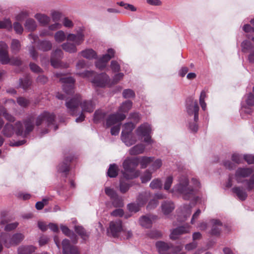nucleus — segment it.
Here are the masks:
<instances>
[{"label": "nucleus", "instance_id": "e433bc0d", "mask_svg": "<svg viewBox=\"0 0 254 254\" xmlns=\"http://www.w3.org/2000/svg\"><path fill=\"white\" fill-rule=\"evenodd\" d=\"M31 82L30 77L28 76L25 77L24 78L19 79V86L24 90L27 89L31 85Z\"/></svg>", "mask_w": 254, "mask_h": 254}, {"label": "nucleus", "instance_id": "ea45409f", "mask_svg": "<svg viewBox=\"0 0 254 254\" xmlns=\"http://www.w3.org/2000/svg\"><path fill=\"white\" fill-rule=\"evenodd\" d=\"M36 23L35 20L33 19H28L26 20L25 23V27L26 29L29 31H34L36 28Z\"/></svg>", "mask_w": 254, "mask_h": 254}, {"label": "nucleus", "instance_id": "b1692460", "mask_svg": "<svg viewBox=\"0 0 254 254\" xmlns=\"http://www.w3.org/2000/svg\"><path fill=\"white\" fill-rule=\"evenodd\" d=\"M211 222L212 226L211 231V234L215 236L219 235L221 230V227L222 226V223L218 220H212Z\"/></svg>", "mask_w": 254, "mask_h": 254}, {"label": "nucleus", "instance_id": "6e6552de", "mask_svg": "<svg viewBox=\"0 0 254 254\" xmlns=\"http://www.w3.org/2000/svg\"><path fill=\"white\" fill-rule=\"evenodd\" d=\"M151 132V127L147 123H144L141 125L136 130V133L137 136L141 139L144 137V141L149 144H151L153 142L150 136Z\"/></svg>", "mask_w": 254, "mask_h": 254}, {"label": "nucleus", "instance_id": "c756f323", "mask_svg": "<svg viewBox=\"0 0 254 254\" xmlns=\"http://www.w3.org/2000/svg\"><path fill=\"white\" fill-rule=\"evenodd\" d=\"M125 180H127L126 178H124V176H123L120 180V190L122 193H125L127 192L129 188L131 186L130 184L126 182Z\"/></svg>", "mask_w": 254, "mask_h": 254}, {"label": "nucleus", "instance_id": "5fc2aeb1", "mask_svg": "<svg viewBox=\"0 0 254 254\" xmlns=\"http://www.w3.org/2000/svg\"><path fill=\"white\" fill-rule=\"evenodd\" d=\"M173 181V177L172 176L168 177L164 183V189L166 190H169L172 186Z\"/></svg>", "mask_w": 254, "mask_h": 254}, {"label": "nucleus", "instance_id": "412c9836", "mask_svg": "<svg viewBox=\"0 0 254 254\" xmlns=\"http://www.w3.org/2000/svg\"><path fill=\"white\" fill-rule=\"evenodd\" d=\"M80 106L82 112L91 113L95 108V104L92 100H85L80 103Z\"/></svg>", "mask_w": 254, "mask_h": 254}, {"label": "nucleus", "instance_id": "774afa93", "mask_svg": "<svg viewBox=\"0 0 254 254\" xmlns=\"http://www.w3.org/2000/svg\"><path fill=\"white\" fill-rule=\"evenodd\" d=\"M243 158L249 164L254 163V155L246 154L244 155Z\"/></svg>", "mask_w": 254, "mask_h": 254}, {"label": "nucleus", "instance_id": "f8f14e48", "mask_svg": "<svg viewBox=\"0 0 254 254\" xmlns=\"http://www.w3.org/2000/svg\"><path fill=\"white\" fill-rule=\"evenodd\" d=\"M122 230V222L121 220H117L110 222L109 229L108 230V233L114 237H117L119 236V233Z\"/></svg>", "mask_w": 254, "mask_h": 254}, {"label": "nucleus", "instance_id": "680f3d73", "mask_svg": "<svg viewBox=\"0 0 254 254\" xmlns=\"http://www.w3.org/2000/svg\"><path fill=\"white\" fill-rule=\"evenodd\" d=\"M11 28V23L9 19L0 21V28Z\"/></svg>", "mask_w": 254, "mask_h": 254}, {"label": "nucleus", "instance_id": "603ef678", "mask_svg": "<svg viewBox=\"0 0 254 254\" xmlns=\"http://www.w3.org/2000/svg\"><path fill=\"white\" fill-rule=\"evenodd\" d=\"M141 206L137 202L130 203L127 205V208L130 212H136L139 210Z\"/></svg>", "mask_w": 254, "mask_h": 254}, {"label": "nucleus", "instance_id": "4d7b16f0", "mask_svg": "<svg viewBox=\"0 0 254 254\" xmlns=\"http://www.w3.org/2000/svg\"><path fill=\"white\" fill-rule=\"evenodd\" d=\"M242 47V51L246 52L248 50H250L253 48V46L251 42L247 40H245L241 44Z\"/></svg>", "mask_w": 254, "mask_h": 254}, {"label": "nucleus", "instance_id": "f257e3e1", "mask_svg": "<svg viewBox=\"0 0 254 254\" xmlns=\"http://www.w3.org/2000/svg\"><path fill=\"white\" fill-rule=\"evenodd\" d=\"M55 119V115L53 113L48 112H44L36 118L34 115H30L24 121V127L20 122H17L15 124V127L10 124H6L2 130V133L6 137H10L15 133L18 136L26 137L33 130L34 127V122L36 121V125L39 126L44 121H46L48 125H54Z\"/></svg>", "mask_w": 254, "mask_h": 254}, {"label": "nucleus", "instance_id": "72a5a7b5", "mask_svg": "<svg viewBox=\"0 0 254 254\" xmlns=\"http://www.w3.org/2000/svg\"><path fill=\"white\" fill-rule=\"evenodd\" d=\"M135 125L131 122L126 123L123 126L122 134H132V131Z\"/></svg>", "mask_w": 254, "mask_h": 254}, {"label": "nucleus", "instance_id": "13d9d810", "mask_svg": "<svg viewBox=\"0 0 254 254\" xmlns=\"http://www.w3.org/2000/svg\"><path fill=\"white\" fill-rule=\"evenodd\" d=\"M162 165V160L160 159H157L155 160L151 167V170L152 171H155L160 168Z\"/></svg>", "mask_w": 254, "mask_h": 254}, {"label": "nucleus", "instance_id": "a18cd8bd", "mask_svg": "<svg viewBox=\"0 0 254 254\" xmlns=\"http://www.w3.org/2000/svg\"><path fill=\"white\" fill-rule=\"evenodd\" d=\"M35 18L43 25L48 24L50 21V18L44 14H37L35 15Z\"/></svg>", "mask_w": 254, "mask_h": 254}, {"label": "nucleus", "instance_id": "37998d69", "mask_svg": "<svg viewBox=\"0 0 254 254\" xmlns=\"http://www.w3.org/2000/svg\"><path fill=\"white\" fill-rule=\"evenodd\" d=\"M113 205L116 207H122L124 206L123 199L121 196H117L111 199Z\"/></svg>", "mask_w": 254, "mask_h": 254}, {"label": "nucleus", "instance_id": "c85d7f7f", "mask_svg": "<svg viewBox=\"0 0 254 254\" xmlns=\"http://www.w3.org/2000/svg\"><path fill=\"white\" fill-rule=\"evenodd\" d=\"M0 238L2 241L5 247L9 248L13 246V244L10 243L11 242L12 236L10 234L6 233H2L0 235Z\"/></svg>", "mask_w": 254, "mask_h": 254}, {"label": "nucleus", "instance_id": "a878e982", "mask_svg": "<svg viewBox=\"0 0 254 254\" xmlns=\"http://www.w3.org/2000/svg\"><path fill=\"white\" fill-rule=\"evenodd\" d=\"M37 48L39 50L44 52L48 51L51 50L52 44L49 41H39L37 44Z\"/></svg>", "mask_w": 254, "mask_h": 254}, {"label": "nucleus", "instance_id": "a211bd4d", "mask_svg": "<svg viewBox=\"0 0 254 254\" xmlns=\"http://www.w3.org/2000/svg\"><path fill=\"white\" fill-rule=\"evenodd\" d=\"M72 157H67L64 161L62 163L60 164L58 167V171L60 173H64L65 177H66L67 174L69 170V162L72 160Z\"/></svg>", "mask_w": 254, "mask_h": 254}, {"label": "nucleus", "instance_id": "cd10ccee", "mask_svg": "<svg viewBox=\"0 0 254 254\" xmlns=\"http://www.w3.org/2000/svg\"><path fill=\"white\" fill-rule=\"evenodd\" d=\"M79 54L81 55L82 57L87 59L91 60L93 59H96V53L91 49H88L81 51Z\"/></svg>", "mask_w": 254, "mask_h": 254}, {"label": "nucleus", "instance_id": "20e7f679", "mask_svg": "<svg viewBox=\"0 0 254 254\" xmlns=\"http://www.w3.org/2000/svg\"><path fill=\"white\" fill-rule=\"evenodd\" d=\"M84 37V34L82 32H79L77 34H69L66 37L68 42L63 44L62 48L69 53L76 52V46L80 45L83 42Z\"/></svg>", "mask_w": 254, "mask_h": 254}, {"label": "nucleus", "instance_id": "6ab92c4d", "mask_svg": "<svg viewBox=\"0 0 254 254\" xmlns=\"http://www.w3.org/2000/svg\"><path fill=\"white\" fill-rule=\"evenodd\" d=\"M156 246L160 254H170L168 251L173 247L171 244L162 241H158L156 243Z\"/></svg>", "mask_w": 254, "mask_h": 254}, {"label": "nucleus", "instance_id": "1a4fd4ad", "mask_svg": "<svg viewBox=\"0 0 254 254\" xmlns=\"http://www.w3.org/2000/svg\"><path fill=\"white\" fill-rule=\"evenodd\" d=\"M63 52L62 50L57 49L55 50L52 53L51 58V65L55 68L64 67L67 68L68 65L66 64H63L61 60L63 58Z\"/></svg>", "mask_w": 254, "mask_h": 254}, {"label": "nucleus", "instance_id": "c9c22d12", "mask_svg": "<svg viewBox=\"0 0 254 254\" xmlns=\"http://www.w3.org/2000/svg\"><path fill=\"white\" fill-rule=\"evenodd\" d=\"M105 116L106 114L105 112L101 110H97L94 115V122L95 123H98L103 121L104 120Z\"/></svg>", "mask_w": 254, "mask_h": 254}, {"label": "nucleus", "instance_id": "dca6fc26", "mask_svg": "<svg viewBox=\"0 0 254 254\" xmlns=\"http://www.w3.org/2000/svg\"><path fill=\"white\" fill-rule=\"evenodd\" d=\"M126 117V116L124 114L119 112L112 114L107 119L106 126L107 127H109L124 120Z\"/></svg>", "mask_w": 254, "mask_h": 254}, {"label": "nucleus", "instance_id": "2eb2a0df", "mask_svg": "<svg viewBox=\"0 0 254 254\" xmlns=\"http://www.w3.org/2000/svg\"><path fill=\"white\" fill-rule=\"evenodd\" d=\"M0 61L2 64H8L9 58L8 54V46L5 43L0 42Z\"/></svg>", "mask_w": 254, "mask_h": 254}, {"label": "nucleus", "instance_id": "9d476101", "mask_svg": "<svg viewBox=\"0 0 254 254\" xmlns=\"http://www.w3.org/2000/svg\"><path fill=\"white\" fill-rule=\"evenodd\" d=\"M80 99V96L76 95L75 97L66 102V107L70 115L74 116L77 114Z\"/></svg>", "mask_w": 254, "mask_h": 254}, {"label": "nucleus", "instance_id": "69168bd1", "mask_svg": "<svg viewBox=\"0 0 254 254\" xmlns=\"http://www.w3.org/2000/svg\"><path fill=\"white\" fill-rule=\"evenodd\" d=\"M13 28L17 34H21L23 31L22 25L17 22H15L13 23Z\"/></svg>", "mask_w": 254, "mask_h": 254}, {"label": "nucleus", "instance_id": "864d4df0", "mask_svg": "<svg viewBox=\"0 0 254 254\" xmlns=\"http://www.w3.org/2000/svg\"><path fill=\"white\" fill-rule=\"evenodd\" d=\"M152 173L148 170L145 172L144 174L141 177V180L142 183H145L150 181L152 177Z\"/></svg>", "mask_w": 254, "mask_h": 254}, {"label": "nucleus", "instance_id": "473e14b6", "mask_svg": "<svg viewBox=\"0 0 254 254\" xmlns=\"http://www.w3.org/2000/svg\"><path fill=\"white\" fill-rule=\"evenodd\" d=\"M118 167L115 164H111L107 172L108 176L110 178H115L118 174Z\"/></svg>", "mask_w": 254, "mask_h": 254}, {"label": "nucleus", "instance_id": "e2e57ef3", "mask_svg": "<svg viewBox=\"0 0 254 254\" xmlns=\"http://www.w3.org/2000/svg\"><path fill=\"white\" fill-rule=\"evenodd\" d=\"M246 102L249 106H254V95L252 93H249L248 95Z\"/></svg>", "mask_w": 254, "mask_h": 254}, {"label": "nucleus", "instance_id": "8fccbe9b", "mask_svg": "<svg viewBox=\"0 0 254 254\" xmlns=\"http://www.w3.org/2000/svg\"><path fill=\"white\" fill-rule=\"evenodd\" d=\"M150 187L152 189H160L162 188V184L160 180L155 179L151 182Z\"/></svg>", "mask_w": 254, "mask_h": 254}, {"label": "nucleus", "instance_id": "bb28decb", "mask_svg": "<svg viewBox=\"0 0 254 254\" xmlns=\"http://www.w3.org/2000/svg\"><path fill=\"white\" fill-rule=\"evenodd\" d=\"M145 146L142 143L138 144L130 148L129 153L131 155H136L142 153L145 149Z\"/></svg>", "mask_w": 254, "mask_h": 254}, {"label": "nucleus", "instance_id": "09e8293b", "mask_svg": "<svg viewBox=\"0 0 254 254\" xmlns=\"http://www.w3.org/2000/svg\"><path fill=\"white\" fill-rule=\"evenodd\" d=\"M61 229L63 233L67 236H70L71 234H72V236L75 238V240L73 241V243H75L76 242V236L72 232H71V231L66 226L61 225Z\"/></svg>", "mask_w": 254, "mask_h": 254}, {"label": "nucleus", "instance_id": "bf43d9fd", "mask_svg": "<svg viewBox=\"0 0 254 254\" xmlns=\"http://www.w3.org/2000/svg\"><path fill=\"white\" fill-rule=\"evenodd\" d=\"M17 102L19 105L22 107H27L30 103V102L28 99L21 97L17 98Z\"/></svg>", "mask_w": 254, "mask_h": 254}, {"label": "nucleus", "instance_id": "7ed1b4c3", "mask_svg": "<svg viewBox=\"0 0 254 254\" xmlns=\"http://www.w3.org/2000/svg\"><path fill=\"white\" fill-rule=\"evenodd\" d=\"M139 162V159L137 157L127 158L123 164L124 170L122 171V174L124 178L127 180H131L138 177L139 172L136 171L135 168Z\"/></svg>", "mask_w": 254, "mask_h": 254}, {"label": "nucleus", "instance_id": "9b49d317", "mask_svg": "<svg viewBox=\"0 0 254 254\" xmlns=\"http://www.w3.org/2000/svg\"><path fill=\"white\" fill-rule=\"evenodd\" d=\"M115 51L112 49H109L108 50V54L104 55L96 62V66L99 69L102 70L105 68L107 62L113 57H114Z\"/></svg>", "mask_w": 254, "mask_h": 254}, {"label": "nucleus", "instance_id": "3c124183", "mask_svg": "<svg viewBox=\"0 0 254 254\" xmlns=\"http://www.w3.org/2000/svg\"><path fill=\"white\" fill-rule=\"evenodd\" d=\"M191 206L189 205H185L183 206L182 209V213L184 216L185 219H187L188 217L190 216L191 213Z\"/></svg>", "mask_w": 254, "mask_h": 254}, {"label": "nucleus", "instance_id": "58836bf2", "mask_svg": "<svg viewBox=\"0 0 254 254\" xmlns=\"http://www.w3.org/2000/svg\"><path fill=\"white\" fill-rule=\"evenodd\" d=\"M0 115L2 116L6 120L13 122L14 121V118L11 115L8 114L5 108L0 107Z\"/></svg>", "mask_w": 254, "mask_h": 254}, {"label": "nucleus", "instance_id": "052dcab7", "mask_svg": "<svg viewBox=\"0 0 254 254\" xmlns=\"http://www.w3.org/2000/svg\"><path fill=\"white\" fill-rule=\"evenodd\" d=\"M8 64L13 65L19 66L21 64L22 61L19 58L12 57L9 58V62Z\"/></svg>", "mask_w": 254, "mask_h": 254}, {"label": "nucleus", "instance_id": "4be33fe9", "mask_svg": "<svg viewBox=\"0 0 254 254\" xmlns=\"http://www.w3.org/2000/svg\"><path fill=\"white\" fill-rule=\"evenodd\" d=\"M232 191L238 196L241 200H245L248 194L245 189L240 187H235L232 189Z\"/></svg>", "mask_w": 254, "mask_h": 254}, {"label": "nucleus", "instance_id": "7c9ffc66", "mask_svg": "<svg viewBox=\"0 0 254 254\" xmlns=\"http://www.w3.org/2000/svg\"><path fill=\"white\" fill-rule=\"evenodd\" d=\"M35 251V247L32 246H22L18 248V254H30Z\"/></svg>", "mask_w": 254, "mask_h": 254}, {"label": "nucleus", "instance_id": "49530a36", "mask_svg": "<svg viewBox=\"0 0 254 254\" xmlns=\"http://www.w3.org/2000/svg\"><path fill=\"white\" fill-rule=\"evenodd\" d=\"M105 192L111 200L118 195L117 191L114 189L110 187H105Z\"/></svg>", "mask_w": 254, "mask_h": 254}, {"label": "nucleus", "instance_id": "79ce46f5", "mask_svg": "<svg viewBox=\"0 0 254 254\" xmlns=\"http://www.w3.org/2000/svg\"><path fill=\"white\" fill-rule=\"evenodd\" d=\"M148 194L146 192L140 193L137 198V202L141 206H143L148 200Z\"/></svg>", "mask_w": 254, "mask_h": 254}, {"label": "nucleus", "instance_id": "6e6d98bb", "mask_svg": "<svg viewBox=\"0 0 254 254\" xmlns=\"http://www.w3.org/2000/svg\"><path fill=\"white\" fill-rule=\"evenodd\" d=\"M123 96L124 98H130L135 96L134 92L130 89H127L124 90Z\"/></svg>", "mask_w": 254, "mask_h": 254}, {"label": "nucleus", "instance_id": "5701e85b", "mask_svg": "<svg viewBox=\"0 0 254 254\" xmlns=\"http://www.w3.org/2000/svg\"><path fill=\"white\" fill-rule=\"evenodd\" d=\"M121 139L127 146H130L136 142V137L133 134H122Z\"/></svg>", "mask_w": 254, "mask_h": 254}, {"label": "nucleus", "instance_id": "f3484780", "mask_svg": "<svg viewBox=\"0 0 254 254\" xmlns=\"http://www.w3.org/2000/svg\"><path fill=\"white\" fill-rule=\"evenodd\" d=\"M190 232V227L188 225L178 227L171 232L170 235L171 239L175 240L178 238L181 235L188 233Z\"/></svg>", "mask_w": 254, "mask_h": 254}, {"label": "nucleus", "instance_id": "4468645a", "mask_svg": "<svg viewBox=\"0 0 254 254\" xmlns=\"http://www.w3.org/2000/svg\"><path fill=\"white\" fill-rule=\"evenodd\" d=\"M63 254H80L79 251L75 246L70 245L69 240L64 239L62 242Z\"/></svg>", "mask_w": 254, "mask_h": 254}, {"label": "nucleus", "instance_id": "2f4dec72", "mask_svg": "<svg viewBox=\"0 0 254 254\" xmlns=\"http://www.w3.org/2000/svg\"><path fill=\"white\" fill-rule=\"evenodd\" d=\"M132 102L127 100L123 102L119 109V112L126 113L131 108Z\"/></svg>", "mask_w": 254, "mask_h": 254}, {"label": "nucleus", "instance_id": "0e129e2a", "mask_svg": "<svg viewBox=\"0 0 254 254\" xmlns=\"http://www.w3.org/2000/svg\"><path fill=\"white\" fill-rule=\"evenodd\" d=\"M162 236V233L158 230H152L149 233V236L152 238H159Z\"/></svg>", "mask_w": 254, "mask_h": 254}, {"label": "nucleus", "instance_id": "f03ea898", "mask_svg": "<svg viewBox=\"0 0 254 254\" xmlns=\"http://www.w3.org/2000/svg\"><path fill=\"white\" fill-rule=\"evenodd\" d=\"M200 186V182L197 179L192 178L190 183L188 177L182 175L179 177L177 184L170 191L181 195L184 199L188 200L195 197Z\"/></svg>", "mask_w": 254, "mask_h": 254}, {"label": "nucleus", "instance_id": "ddd939ff", "mask_svg": "<svg viewBox=\"0 0 254 254\" xmlns=\"http://www.w3.org/2000/svg\"><path fill=\"white\" fill-rule=\"evenodd\" d=\"M254 172L253 168H239L236 171L235 178L238 183H241L242 178L250 176Z\"/></svg>", "mask_w": 254, "mask_h": 254}, {"label": "nucleus", "instance_id": "0eeeda50", "mask_svg": "<svg viewBox=\"0 0 254 254\" xmlns=\"http://www.w3.org/2000/svg\"><path fill=\"white\" fill-rule=\"evenodd\" d=\"M55 76L60 79V81L63 83V90L67 94L73 93L75 80L71 77H66L61 72H57Z\"/></svg>", "mask_w": 254, "mask_h": 254}, {"label": "nucleus", "instance_id": "aec40b11", "mask_svg": "<svg viewBox=\"0 0 254 254\" xmlns=\"http://www.w3.org/2000/svg\"><path fill=\"white\" fill-rule=\"evenodd\" d=\"M175 209V204L171 200H166L161 204V209L165 215H168Z\"/></svg>", "mask_w": 254, "mask_h": 254}, {"label": "nucleus", "instance_id": "393cba45", "mask_svg": "<svg viewBox=\"0 0 254 254\" xmlns=\"http://www.w3.org/2000/svg\"><path fill=\"white\" fill-rule=\"evenodd\" d=\"M140 225L143 227L148 228L151 227L152 218L148 215L141 216L139 219Z\"/></svg>", "mask_w": 254, "mask_h": 254}, {"label": "nucleus", "instance_id": "f704fd0d", "mask_svg": "<svg viewBox=\"0 0 254 254\" xmlns=\"http://www.w3.org/2000/svg\"><path fill=\"white\" fill-rule=\"evenodd\" d=\"M12 240L11 243L13 244V246L18 245L24 238L23 234L20 233H17L11 235Z\"/></svg>", "mask_w": 254, "mask_h": 254}, {"label": "nucleus", "instance_id": "338daca9", "mask_svg": "<svg viewBox=\"0 0 254 254\" xmlns=\"http://www.w3.org/2000/svg\"><path fill=\"white\" fill-rule=\"evenodd\" d=\"M247 183V189L248 191H251L254 189V180L253 178H250L249 180H246Z\"/></svg>", "mask_w": 254, "mask_h": 254}, {"label": "nucleus", "instance_id": "c03bdc74", "mask_svg": "<svg viewBox=\"0 0 254 254\" xmlns=\"http://www.w3.org/2000/svg\"><path fill=\"white\" fill-rule=\"evenodd\" d=\"M154 157H142L140 162L142 168H145L150 163L153 162Z\"/></svg>", "mask_w": 254, "mask_h": 254}, {"label": "nucleus", "instance_id": "de8ad7c7", "mask_svg": "<svg viewBox=\"0 0 254 254\" xmlns=\"http://www.w3.org/2000/svg\"><path fill=\"white\" fill-rule=\"evenodd\" d=\"M65 38V34L63 31H59L55 35V40L59 43L64 41Z\"/></svg>", "mask_w": 254, "mask_h": 254}, {"label": "nucleus", "instance_id": "423d86ee", "mask_svg": "<svg viewBox=\"0 0 254 254\" xmlns=\"http://www.w3.org/2000/svg\"><path fill=\"white\" fill-rule=\"evenodd\" d=\"M186 106L188 113L190 115H194V122L190 124L189 128L193 132H196L198 129L196 122L198 120L199 111L197 102L196 101H193L191 98L188 99Z\"/></svg>", "mask_w": 254, "mask_h": 254}, {"label": "nucleus", "instance_id": "39448f33", "mask_svg": "<svg viewBox=\"0 0 254 254\" xmlns=\"http://www.w3.org/2000/svg\"><path fill=\"white\" fill-rule=\"evenodd\" d=\"M77 74L83 77L91 78L90 80L96 86L104 87L108 83L109 77L105 73L96 75L92 71H85L83 72H78Z\"/></svg>", "mask_w": 254, "mask_h": 254}, {"label": "nucleus", "instance_id": "4c0bfd02", "mask_svg": "<svg viewBox=\"0 0 254 254\" xmlns=\"http://www.w3.org/2000/svg\"><path fill=\"white\" fill-rule=\"evenodd\" d=\"M21 45L19 40L17 39H13L11 44V50L13 53L16 54L18 53L20 50Z\"/></svg>", "mask_w": 254, "mask_h": 254}, {"label": "nucleus", "instance_id": "a19ab883", "mask_svg": "<svg viewBox=\"0 0 254 254\" xmlns=\"http://www.w3.org/2000/svg\"><path fill=\"white\" fill-rule=\"evenodd\" d=\"M75 231L84 240H86L88 237V235L82 226H75Z\"/></svg>", "mask_w": 254, "mask_h": 254}]
</instances>
